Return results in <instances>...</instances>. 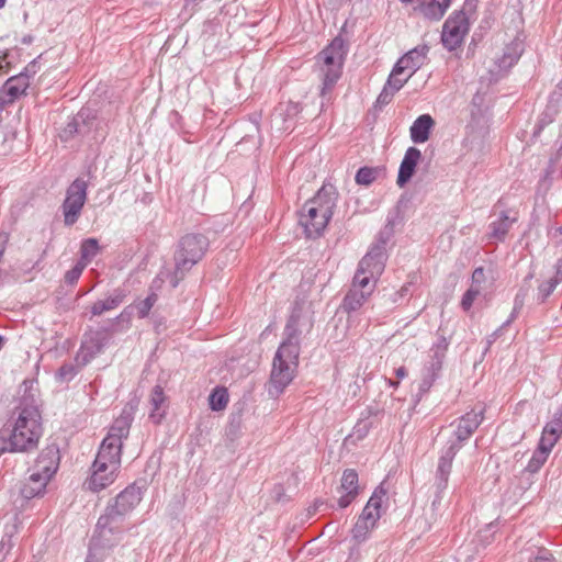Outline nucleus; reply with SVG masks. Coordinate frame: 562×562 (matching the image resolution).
I'll list each match as a JSON object with an SVG mask.
<instances>
[{
	"label": "nucleus",
	"instance_id": "f8f14e48",
	"mask_svg": "<svg viewBox=\"0 0 562 562\" xmlns=\"http://www.w3.org/2000/svg\"><path fill=\"white\" fill-rule=\"evenodd\" d=\"M132 422L133 407H125L121 415L114 419L108 436L103 439V442H110L119 448H123V440L128 437Z\"/></svg>",
	"mask_w": 562,
	"mask_h": 562
},
{
	"label": "nucleus",
	"instance_id": "f257e3e1",
	"mask_svg": "<svg viewBox=\"0 0 562 562\" xmlns=\"http://www.w3.org/2000/svg\"><path fill=\"white\" fill-rule=\"evenodd\" d=\"M312 323L302 316V330L299 328L297 318L291 317L285 326L286 339L278 348L272 362L270 383L281 393L292 382L299 366L301 333L307 331Z\"/></svg>",
	"mask_w": 562,
	"mask_h": 562
},
{
	"label": "nucleus",
	"instance_id": "2f4dec72",
	"mask_svg": "<svg viewBox=\"0 0 562 562\" xmlns=\"http://www.w3.org/2000/svg\"><path fill=\"white\" fill-rule=\"evenodd\" d=\"M378 169L371 167H362L356 173V182L361 186L371 184L378 177Z\"/></svg>",
	"mask_w": 562,
	"mask_h": 562
},
{
	"label": "nucleus",
	"instance_id": "a878e982",
	"mask_svg": "<svg viewBox=\"0 0 562 562\" xmlns=\"http://www.w3.org/2000/svg\"><path fill=\"white\" fill-rule=\"evenodd\" d=\"M459 450V445L451 443L446 453L439 460L438 471L440 472L445 480L448 479V475L452 468V461Z\"/></svg>",
	"mask_w": 562,
	"mask_h": 562
},
{
	"label": "nucleus",
	"instance_id": "473e14b6",
	"mask_svg": "<svg viewBox=\"0 0 562 562\" xmlns=\"http://www.w3.org/2000/svg\"><path fill=\"white\" fill-rule=\"evenodd\" d=\"M481 286L472 285L463 295L461 300V306L464 311H469L474 300L480 295Z\"/></svg>",
	"mask_w": 562,
	"mask_h": 562
},
{
	"label": "nucleus",
	"instance_id": "a211bd4d",
	"mask_svg": "<svg viewBox=\"0 0 562 562\" xmlns=\"http://www.w3.org/2000/svg\"><path fill=\"white\" fill-rule=\"evenodd\" d=\"M420 158H422V153L418 148L409 147L406 150L404 158L400 166L397 181H396L400 187H403L413 177V175L415 172V168H416L417 164L419 162Z\"/></svg>",
	"mask_w": 562,
	"mask_h": 562
},
{
	"label": "nucleus",
	"instance_id": "7ed1b4c3",
	"mask_svg": "<svg viewBox=\"0 0 562 562\" xmlns=\"http://www.w3.org/2000/svg\"><path fill=\"white\" fill-rule=\"evenodd\" d=\"M334 207V198L324 188L305 202L300 212L299 223L307 237H318L323 234L333 216Z\"/></svg>",
	"mask_w": 562,
	"mask_h": 562
},
{
	"label": "nucleus",
	"instance_id": "f704fd0d",
	"mask_svg": "<svg viewBox=\"0 0 562 562\" xmlns=\"http://www.w3.org/2000/svg\"><path fill=\"white\" fill-rule=\"evenodd\" d=\"M557 441H558V439L555 437H552L551 435H548L542 430V435H541L538 447L548 452H551L553 447L555 446Z\"/></svg>",
	"mask_w": 562,
	"mask_h": 562
},
{
	"label": "nucleus",
	"instance_id": "37998d69",
	"mask_svg": "<svg viewBox=\"0 0 562 562\" xmlns=\"http://www.w3.org/2000/svg\"><path fill=\"white\" fill-rule=\"evenodd\" d=\"M403 3H411L413 0H400Z\"/></svg>",
	"mask_w": 562,
	"mask_h": 562
},
{
	"label": "nucleus",
	"instance_id": "f3484780",
	"mask_svg": "<svg viewBox=\"0 0 562 562\" xmlns=\"http://www.w3.org/2000/svg\"><path fill=\"white\" fill-rule=\"evenodd\" d=\"M518 221V212L510 211H502L497 220L493 221L490 224L491 233L490 238L495 240H504L510 231L513 224Z\"/></svg>",
	"mask_w": 562,
	"mask_h": 562
},
{
	"label": "nucleus",
	"instance_id": "4468645a",
	"mask_svg": "<svg viewBox=\"0 0 562 562\" xmlns=\"http://www.w3.org/2000/svg\"><path fill=\"white\" fill-rule=\"evenodd\" d=\"M483 420V416L481 413L469 412L462 417H460L456 423L452 424L454 427L453 435L456 437V441L451 443L459 445L470 438L472 434L477 429Z\"/></svg>",
	"mask_w": 562,
	"mask_h": 562
},
{
	"label": "nucleus",
	"instance_id": "9d476101",
	"mask_svg": "<svg viewBox=\"0 0 562 562\" xmlns=\"http://www.w3.org/2000/svg\"><path fill=\"white\" fill-rule=\"evenodd\" d=\"M142 501V490L136 485H130L114 499V504L108 509L106 516L100 517L99 525H106L114 516L130 514Z\"/></svg>",
	"mask_w": 562,
	"mask_h": 562
},
{
	"label": "nucleus",
	"instance_id": "20e7f679",
	"mask_svg": "<svg viewBox=\"0 0 562 562\" xmlns=\"http://www.w3.org/2000/svg\"><path fill=\"white\" fill-rule=\"evenodd\" d=\"M42 436L41 414L36 407L20 411L9 438L10 451H26L34 448Z\"/></svg>",
	"mask_w": 562,
	"mask_h": 562
},
{
	"label": "nucleus",
	"instance_id": "ea45409f",
	"mask_svg": "<svg viewBox=\"0 0 562 562\" xmlns=\"http://www.w3.org/2000/svg\"><path fill=\"white\" fill-rule=\"evenodd\" d=\"M395 373L398 379H403L407 374L406 369L404 367H400Z\"/></svg>",
	"mask_w": 562,
	"mask_h": 562
},
{
	"label": "nucleus",
	"instance_id": "cd10ccee",
	"mask_svg": "<svg viewBox=\"0 0 562 562\" xmlns=\"http://www.w3.org/2000/svg\"><path fill=\"white\" fill-rule=\"evenodd\" d=\"M122 301H123L122 295H115V296L106 297L104 300H100V301L93 303V305L91 306V313L94 316L101 315L104 312H108V311H111V310H114L115 307H117L122 303Z\"/></svg>",
	"mask_w": 562,
	"mask_h": 562
},
{
	"label": "nucleus",
	"instance_id": "a19ab883",
	"mask_svg": "<svg viewBox=\"0 0 562 562\" xmlns=\"http://www.w3.org/2000/svg\"><path fill=\"white\" fill-rule=\"evenodd\" d=\"M7 0H0V9H2L5 5Z\"/></svg>",
	"mask_w": 562,
	"mask_h": 562
},
{
	"label": "nucleus",
	"instance_id": "aec40b11",
	"mask_svg": "<svg viewBox=\"0 0 562 562\" xmlns=\"http://www.w3.org/2000/svg\"><path fill=\"white\" fill-rule=\"evenodd\" d=\"M151 406L149 418L154 424H160L166 416L167 396L160 385H156L149 395Z\"/></svg>",
	"mask_w": 562,
	"mask_h": 562
},
{
	"label": "nucleus",
	"instance_id": "f03ea898",
	"mask_svg": "<svg viewBox=\"0 0 562 562\" xmlns=\"http://www.w3.org/2000/svg\"><path fill=\"white\" fill-rule=\"evenodd\" d=\"M347 52L346 41L337 36L316 55L315 69L322 81L321 95L331 91L341 77Z\"/></svg>",
	"mask_w": 562,
	"mask_h": 562
},
{
	"label": "nucleus",
	"instance_id": "c03bdc74",
	"mask_svg": "<svg viewBox=\"0 0 562 562\" xmlns=\"http://www.w3.org/2000/svg\"><path fill=\"white\" fill-rule=\"evenodd\" d=\"M560 232H561V234H562V227L560 228Z\"/></svg>",
	"mask_w": 562,
	"mask_h": 562
},
{
	"label": "nucleus",
	"instance_id": "e433bc0d",
	"mask_svg": "<svg viewBox=\"0 0 562 562\" xmlns=\"http://www.w3.org/2000/svg\"><path fill=\"white\" fill-rule=\"evenodd\" d=\"M85 268H86L85 263L78 262L71 270H69L66 273V280L71 283L76 282L79 279V277L82 273Z\"/></svg>",
	"mask_w": 562,
	"mask_h": 562
},
{
	"label": "nucleus",
	"instance_id": "bb28decb",
	"mask_svg": "<svg viewBox=\"0 0 562 562\" xmlns=\"http://www.w3.org/2000/svg\"><path fill=\"white\" fill-rule=\"evenodd\" d=\"M99 251L100 247L95 238L85 239L80 246L81 258L79 262L85 263L87 267V265L99 254Z\"/></svg>",
	"mask_w": 562,
	"mask_h": 562
},
{
	"label": "nucleus",
	"instance_id": "39448f33",
	"mask_svg": "<svg viewBox=\"0 0 562 562\" xmlns=\"http://www.w3.org/2000/svg\"><path fill=\"white\" fill-rule=\"evenodd\" d=\"M427 53L428 48L426 46H418L403 55L395 64L385 90L398 91L412 75L426 63Z\"/></svg>",
	"mask_w": 562,
	"mask_h": 562
},
{
	"label": "nucleus",
	"instance_id": "7c9ffc66",
	"mask_svg": "<svg viewBox=\"0 0 562 562\" xmlns=\"http://www.w3.org/2000/svg\"><path fill=\"white\" fill-rule=\"evenodd\" d=\"M549 454L550 452L538 447L527 464V470L531 473L537 472L546 463Z\"/></svg>",
	"mask_w": 562,
	"mask_h": 562
},
{
	"label": "nucleus",
	"instance_id": "b1692460",
	"mask_svg": "<svg viewBox=\"0 0 562 562\" xmlns=\"http://www.w3.org/2000/svg\"><path fill=\"white\" fill-rule=\"evenodd\" d=\"M30 86V78L26 74L21 72L18 76L9 78L3 87L4 92L9 95V101H13L22 95Z\"/></svg>",
	"mask_w": 562,
	"mask_h": 562
},
{
	"label": "nucleus",
	"instance_id": "72a5a7b5",
	"mask_svg": "<svg viewBox=\"0 0 562 562\" xmlns=\"http://www.w3.org/2000/svg\"><path fill=\"white\" fill-rule=\"evenodd\" d=\"M157 297L155 294L147 296L139 305H138V315L139 317H146L154 306Z\"/></svg>",
	"mask_w": 562,
	"mask_h": 562
},
{
	"label": "nucleus",
	"instance_id": "79ce46f5",
	"mask_svg": "<svg viewBox=\"0 0 562 562\" xmlns=\"http://www.w3.org/2000/svg\"><path fill=\"white\" fill-rule=\"evenodd\" d=\"M390 384H391L392 386H394V387H396V386L398 385V383H397V382H392V381H390Z\"/></svg>",
	"mask_w": 562,
	"mask_h": 562
},
{
	"label": "nucleus",
	"instance_id": "0eeeda50",
	"mask_svg": "<svg viewBox=\"0 0 562 562\" xmlns=\"http://www.w3.org/2000/svg\"><path fill=\"white\" fill-rule=\"evenodd\" d=\"M209 247L207 238L202 234H187L178 245L176 265L181 269H189L198 263L205 255Z\"/></svg>",
	"mask_w": 562,
	"mask_h": 562
},
{
	"label": "nucleus",
	"instance_id": "2eb2a0df",
	"mask_svg": "<svg viewBox=\"0 0 562 562\" xmlns=\"http://www.w3.org/2000/svg\"><path fill=\"white\" fill-rule=\"evenodd\" d=\"M59 467V450L55 446H48L38 454L33 470L47 476L48 480L55 475Z\"/></svg>",
	"mask_w": 562,
	"mask_h": 562
},
{
	"label": "nucleus",
	"instance_id": "1a4fd4ad",
	"mask_svg": "<svg viewBox=\"0 0 562 562\" xmlns=\"http://www.w3.org/2000/svg\"><path fill=\"white\" fill-rule=\"evenodd\" d=\"M87 199V182L76 179L67 189L63 212L66 225L77 222Z\"/></svg>",
	"mask_w": 562,
	"mask_h": 562
},
{
	"label": "nucleus",
	"instance_id": "c85d7f7f",
	"mask_svg": "<svg viewBox=\"0 0 562 562\" xmlns=\"http://www.w3.org/2000/svg\"><path fill=\"white\" fill-rule=\"evenodd\" d=\"M562 280V259L558 265V272L555 278H551L544 282H542L538 288V293L541 301H544L555 289V286Z\"/></svg>",
	"mask_w": 562,
	"mask_h": 562
},
{
	"label": "nucleus",
	"instance_id": "412c9836",
	"mask_svg": "<svg viewBox=\"0 0 562 562\" xmlns=\"http://www.w3.org/2000/svg\"><path fill=\"white\" fill-rule=\"evenodd\" d=\"M49 481L50 480H48L47 476H43V474H40L32 469V473L21 487L22 496L30 499L42 495Z\"/></svg>",
	"mask_w": 562,
	"mask_h": 562
},
{
	"label": "nucleus",
	"instance_id": "9b49d317",
	"mask_svg": "<svg viewBox=\"0 0 562 562\" xmlns=\"http://www.w3.org/2000/svg\"><path fill=\"white\" fill-rule=\"evenodd\" d=\"M468 32L469 22L465 13L456 12L445 22L442 43L449 50H453L461 46Z\"/></svg>",
	"mask_w": 562,
	"mask_h": 562
},
{
	"label": "nucleus",
	"instance_id": "5701e85b",
	"mask_svg": "<svg viewBox=\"0 0 562 562\" xmlns=\"http://www.w3.org/2000/svg\"><path fill=\"white\" fill-rule=\"evenodd\" d=\"M451 0H418L417 9L428 19L439 20L443 16Z\"/></svg>",
	"mask_w": 562,
	"mask_h": 562
},
{
	"label": "nucleus",
	"instance_id": "c9c22d12",
	"mask_svg": "<svg viewBox=\"0 0 562 562\" xmlns=\"http://www.w3.org/2000/svg\"><path fill=\"white\" fill-rule=\"evenodd\" d=\"M543 431L559 440L562 434V423L559 420L551 422L544 426Z\"/></svg>",
	"mask_w": 562,
	"mask_h": 562
},
{
	"label": "nucleus",
	"instance_id": "c756f323",
	"mask_svg": "<svg viewBox=\"0 0 562 562\" xmlns=\"http://www.w3.org/2000/svg\"><path fill=\"white\" fill-rule=\"evenodd\" d=\"M228 404V393L226 389L217 387L210 395V406L213 411H222Z\"/></svg>",
	"mask_w": 562,
	"mask_h": 562
},
{
	"label": "nucleus",
	"instance_id": "393cba45",
	"mask_svg": "<svg viewBox=\"0 0 562 562\" xmlns=\"http://www.w3.org/2000/svg\"><path fill=\"white\" fill-rule=\"evenodd\" d=\"M372 294H366L363 289L357 288L351 284L350 290L346 294L342 301V308L347 312L358 311L360 307L364 305L366 302L370 299Z\"/></svg>",
	"mask_w": 562,
	"mask_h": 562
},
{
	"label": "nucleus",
	"instance_id": "423d86ee",
	"mask_svg": "<svg viewBox=\"0 0 562 562\" xmlns=\"http://www.w3.org/2000/svg\"><path fill=\"white\" fill-rule=\"evenodd\" d=\"M383 270V254L379 250L370 251L360 260L352 284L363 289L366 294H372Z\"/></svg>",
	"mask_w": 562,
	"mask_h": 562
},
{
	"label": "nucleus",
	"instance_id": "dca6fc26",
	"mask_svg": "<svg viewBox=\"0 0 562 562\" xmlns=\"http://www.w3.org/2000/svg\"><path fill=\"white\" fill-rule=\"evenodd\" d=\"M340 492L338 505L341 508L347 507L359 494V476L356 470L347 469L344 471L340 480Z\"/></svg>",
	"mask_w": 562,
	"mask_h": 562
},
{
	"label": "nucleus",
	"instance_id": "6ab92c4d",
	"mask_svg": "<svg viewBox=\"0 0 562 562\" xmlns=\"http://www.w3.org/2000/svg\"><path fill=\"white\" fill-rule=\"evenodd\" d=\"M121 461L122 448H119L113 443L102 441L94 462L106 465L110 469L112 468L121 471Z\"/></svg>",
	"mask_w": 562,
	"mask_h": 562
},
{
	"label": "nucleus",
	"instance_id": "4be33fe9",
	"mask_svg": "<svg viewBox=\"0 0 562 562\" xmlns=\"http://www.w3.org/2000/svg\"><path fill=\"white\" fill-rule=\"evenodd\" d=\"M434 126L435 121L429 114L418 116L409 130L412 140L414 143H426Z\"/></svg>",
	"mask_w": 562,
	"mask_h": 562
},
{
	"label": "nucleus",
	"instance_id": "58836bf2",
	"mask_svg": "<svg viewBox=\"0 0 562 562\" xmlns=\"http://www.w3.org/2000/svg\"><path fill=\"white\" fill-rule=\"evenodd\" d=\"M10 63L7 61V54L0 55V74L8 72Z\"/></svg>",
	"mask_w": 562,
	"mask_h": 562
},
{
	"label": "nucleus",
	"instance_id": "6e6552de",
	"mask_svg": "<svg viewBox=\"0 0 562 562\" xmlns=\"http://www.w3.org/2000/svg\"><path fill=\"white\" fill-rule=\"evenodd\" d=\"M386 494L387 491L383 486L375 488L353 528L356 539L363 540L368 532L374 528L381 516L380 509Z\"/></svg>",
	"mask_w": 562,
	"mask_h": 562
},
{
	"label": "nucleus",
	"instance_id": "ddd939ff",
	"mask_svg": "<svg viewBox=\"0 0 562 562\" xmlns=\"http://www.w3.org/2000/svg\"><path fill=\"white\" fill-rule=\"evenodd\" d=\"M120 470L110 469L106 465L93 462L91 474L87 480V486L90 491L98 493L111 486L117 479Z\"/></svg>",
	"mask_w": 562,
	"mask_h": 562
},
{
	"label": "nucleus",
	"instance_id": "4c0bfd02",
	"mask_svg": "<svg viewBox=\"0 0 562 562\" xmlns=\"http://www.w3.org/2000/svg\"><path fill=\"white\" fill-rule=\"evenodd\" d=\"M485 274L483 268H476L472 273V285L481 286V283L484 281Z\"/></svg>",
	"mask_w": 562,
	"mask_h": 562
}]
</instances>
